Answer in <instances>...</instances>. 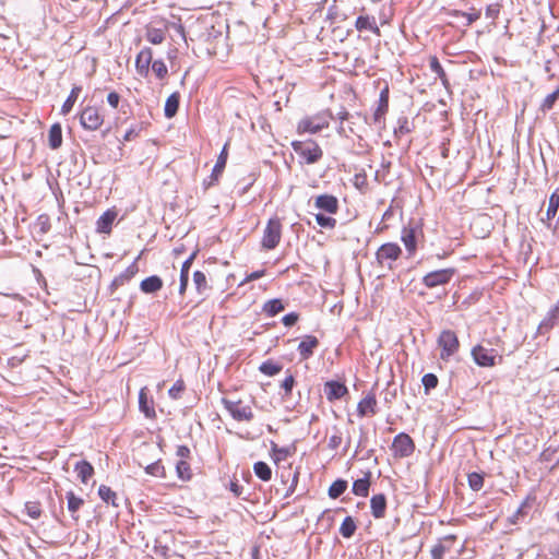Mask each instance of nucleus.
<instances>
[{
  "mask_svg": "<svg viewBox=\"0 0 559 559\" xmlns=\"http://www.w3.org/2000/svg\"><path fill=\"white\" fill-rule=\"evenodd\" d=\"M413 130V123L408 120L407 117L403 116L397 119V127L395 129V134H408Z\"/></svg>",
  "mask_w": 559,
  "mask_h": 559,
  "instance_id": "obj_44",
  "label": "nucleus"
},
{
  "mask_svg": "<svg viewBox=\"0 0 559 559\" xmlns=\"http://www.w3.org/2000/svg\"><path fill=\"white\" fill-rule=\"evenodd\" d=\"M193 282H194L198 293H200V294L203 293L207 288L206 276L201 271H195L193 273Z\"/></svg>",
  "mask_w": 559,
  "mask_h": 559,
  "instance_id": "obj_46",
  "label": "nucleus"
},
{
  "mask_svg": "<svg viewBox=\"0 0 559 559\" xmlns=\"http://www.w3.org/2000/svg\"><path fill=\"white\" fill-rule=\"evenodd\" d=\"M145 38L153 45H159L165 40V32L159 28L148 27L146 29Z\"/></svg>",
  "mask_w": 559,
  "mask_h": 559,
  "instance_id": "obj_37",
  "label": "nucleus"
},
{
  "mask_svg": "<svg viewBox=\"0 0 559 559\" xmlns=\"http://www.w3.org/2000/svg\"><path fill=\"white\" fill-rule=\"evenodd\" d=\"M426 391L435 389L438 385V378L433 373H426L421 379Z\"/></svg>",
  "mask_w": 559,
  "mask_h": 559,
  "instance_id": "obj_52",
  "label": "nucleus"
},
{
  "mask_svg": "<svg viewBox=\"0 0 559 559\" xmlns=\"http://www.w3.org/2000/svg\"><path fill=\"white\" fill-rule=\"evenodd\" d=\"M324 392L329 401L340 400L348 390L344 383L337 381H328L324 385Z\"/></svg>",
  "mask_w": 559,
  "mask_h": 559,
  "instance_id": "obj_16",
  "label": "nucleus"
},
{
  "mask_svg": "<svg viewBox=\"0 0 559 559\" xmlns=\"http://www.w3.org/2000/svg\"><path fill=\"white\" fill-rule=\"evenodd\" d=\"M455 540V536L449 535L445 536L441 542L435 545L431 549V558L432 559H443L444 554L450 551L453 543Z\"/></svg>",
  "mask_w": 559,
  "mask_h": 559,
  "instance_id": "obj_20",
  "label": "nucleus"
},
{
  "mask_svg": "<svg viewBox=\"0 0 559 559\" xmlns=\"http://www.w3.org/2000/svg\"><path fill=\"white\" fill-rule=\"evenodd\" d=\"M347 489V481L344 479L335 480L329 488V496L332 499H336L342 496Z\"/></svg>",
  "mask_w": 559,
  "mask_h": 559,
  "instance_id": "obj_39",
  "label": "nucleus"
},
{
  "mask_svg": "<svg viewBox=\"0 0 559 559\" xmlns=\"http://www.w3.org/2000/svg\"><path fill=\"white\" fill-rule=\"evenodd\" d=\"M98 495L100 497V499L103 501H105L106 503H111L112 506H116L117 507V503H116V492L111 490L110 487L106 486V485H100L99 488H98Z\"/></svg>",
  "mask_w": 559,
  "mask_h": 559,
  "instance_id": "obj_41",
  "label": "nucleus"
},
{
  "mask_svg": "<svg viewBox=\"0 0 559 559\" xmlns=\"http://www.w3.org/2000/svg\"><path fill=\"white\" fill-rule=\"evenodd\" d=\"M25 510L28 516L32 519H38L41 513L40 506L37 502H27L25 504Z\"/></svg>",
  "mask_w": 559,
  "mask_h": 559,
  "instance_id": "obj_53",
  "label": "nucleus"
},
{
  "mask_svg": "<svg viewBox=\"0 0 559 559\" xmlns=\"http://www.w3.org/2000/svg\"><path fill=\"white\" fill-rule=\"evenodd\" d=\"M438 345L441 348L440 358L442 360H448L459 350L460 342L455 332L444 330L438 337Z\"/></svg>",
  "mask_w": 559,
  "mask_h": 559,
  "instance_id": "obj_5",
  "label": "nucleus"
},
{
  "mask_svg": "<svg viewBox=\"0 0 559 559\" xmlns=\"http://www.w3.org/2000/svg\"><path fill=\"white\" fill-rule=\"evenodd\" d=\"M342 443V437L340 435H333L329 439V448L332 450L337 449Z\"/></svg>",
  "mask_w": 559,
  "mask_h": 559,
  "instance_id": "obj_60",
  "label": "nucleus"
},
{
  "mask_svg": "<svg viewBox=\"0 0 559 559\" xmlns=\"http://www.w3.org/2000/svg\"><path fill=\"white\" fill-rule=\"evenodd\" d=\"M139 407L140 411L145 415L147 418H155L156 412L154 408L153 400L148 399L147 395V389L142 388L139 393Z\"/></svg>",
  "mask_w": 559,
  "mask_h": 559,
  "instance_id": "obj_17",
  "label": "nucleus"
},
{
  "mask_svg": "<svg viewBox=\"0 0 559 559\" xmlns=\"http://www.w3.org/2000/svg\"><path fill=\"white\" fill-rule=\"evenodd\" d=\"M139 269H138V264H136V260L131 264L129 265L126 271L123 273H121L119 275V277L116 280V282H120L121 284H123L124 282H128L130 281L136 273H138Z\"/></svg>",
  "mask_w": 559,
  "mask_h": 559,
  "instance_id": "obj_48",
  "label": "nucleus"
},
{
  "mask_svg": "<svg viewBox=\"0 0 559 559\" xmlns=\"http://www.w3.org/2000/svg\"><path fill=\"white\" fill-rule=\"evenodd\" d=\"M295 385V378L293 374H288L282 382L281 386L285 391V395H289Z\"/></svg>",
  "mask_w": 559,
  "mask_h": 559,
  "instance_id": "obj_56",
  "label": "nucleus"
},
{
  "mask_svg": "<svg viewBox=\"0 0 559 559\" xmlns=\"http://www.w3.org/2000/svg\"><path fill=\"white\" fill-rule=\"evenodd\" d=\"M370 472L364 478L356 479L353 484V493L359 497H367L370 487Z\"/></svg>",
  "mask_w": 559,
  "mask_h": 559,
  "instance_id": "obj_30",
  "label": "nucleus"
},
{
  "mask_svg": "<svg viewBox=\"0 0 559 559\" xmlns=\"http://www.w3.org/2000/svg\"><path fill=\"white\" fill-rule=\"evenodd\" d=\"M222 404L228 411L230 416L237 421H250L253 419V412L250 405L241 400L222 399Z\"/></svg>",
  "mask_w": 559,
  "mask_h": 559,
  "instance_id": "obj_3",
  "label": "nucleus"
},
{
  "mask_svg": "<svg viewBox=\"0 0 559 559\" xmlns=\"http://www.w3.org/2000/svg\"><path fill=\"white\" fill-rule=\"evenodd\" d=\"M281 366L272 361H265L260 366V371L266 376H275L281 371Z\"/></svg>",
  "mask_w": 559,
  "mask_h": 559,
  "instance_id": "obj_50",
  "label": "nucleus"
},
{
  "mask_svg": "<svg viewBox=\"0 0 559 559\" xmlns=\"http://www.w3.org/2000/svg\"><path fill=\"white\" fill-rule=\"evenodd\" d=\"M163 281L157 275H152L143 280L140 284V288L145 294H153L162 289Z\"/></svg>",
  "mask_w": 559,
  "mask_h": 559,
  "instance_id": "obj_25",
  "label": "nucleus"
},
{
  "mask_svg": "<svg viewBox=\"0 0 559 559\" xmlns=\"http://www.w3.org/2000/svg\"><path fill=\"white\" fill-rule=\"evenodd\" d=\"M371 514L376 519H382L385 515L386 498L383 493L374 495L370 500Z\"/></svg>",
  "mask_w": 559,
  "mask_h": 559,
  "instance_id": "obj_21",
  "label": "nucleus"
},
{
  "mask_svg": "<svg viewBox=\"0 0 559 559\" xmlns=\"http://www.w3.org/2000/svg\"><path fill=\"white\" fill-rule=\"evenodd\" d=\"M330 119H334L330 111H322L311 117H306L298 122V133H318L330 124Z\"/></svg>",
  "mask_w": 559,
  "mask_h": 559,
  "instance_id": "obj_1",
  "label": "nucleus"
},
{
  "mask_svg": "<svg viewBox=\"0 0 559 559\" xmlns=\"http://www.w3.org/2000/svg\"><path fill=\"white\" fill-rule=\"evenodd\" d=\"M68 501V510L72 513L74 520H78L79 516L75 513L83 506L84 501L82 498L76 497L73 491H68L66 495Z\"/></svg>",
  "mask_w": 559,
  "mask_h": 559,
  "instance_id": "obj_33",
  "label": "nucleus"
},
{
  "mask_svg": "<svg viewBox=\"0 0 559 559\" xmlns=\"http://www.w3.org/2000/svg\"><path fill=\"white\" fill-rule=\"evenodd\" d=\"M499 14V7L497 4L489 5L486 10V16L496 19Z\"/></svg>",
  "mask_w": 559,
  "mask_h": 559,
  "instance_id": "obj_62",
  "label": "nucleus"
},
{
  "mask_svg": "<svg viewBox=\"0 0 559 559\" xmlns=\"http://www.w3.org/2000/svg\"><path fill=\"white\" fill-rule=\"evenodd\" d=\"M36 225L39 227L40 233L46 234L50 229L49 217L47 215H40L37 218Z\"/></svg>",
  "mask_w": 559,
  "mask_h": 559,
  "instance_id": "obj_57",
  "label": "nucleus"
},
{
  "mask_svg": "<svg viewBox=\"0 0 559 559\" xmlns=\"http://www.w3.org/2000/svg\"><path fill=\"white\" fill-rule=\"evenodd\" d=\"M474 361L480 367H492L496 365L495 349L477 345L472 349Z\"/></svg>",
  "mask_w": 559,
  "mask_h": 559,
  "instance_id": "obj_10",
  "label": "nucleus"
},
{
  "mask_svg": "<svg viewBox=\"0 0 559 559\" xmlns=\"http://www.w3.org/2000/svg\"><path fill=\"white\" fill-rule=\"evenodd\" d=\"M153 51L151 48H143L136 56L135 68L139 74L146 75L152 62Z\"/></svg>",
  "mask_w": 559,
  "mask_h": 559,
  "instance_id": "obj_13",
  "label": "nucleus"
},
{
  "mask_svg": "<svg viewBox=\"0 0 559 559\" xmlns=\"http://www.w3.org/2000/svg\"><path fill=\"white\" fill-rule=\"evenodd\" d=\"M299 319L298 313L290 312L283 317L282 322L285 326H293Z\"/></svg>",
  "mask_w": 559,
  "mask_h": 559,
  "instance_id": "obj_58",
  "label": "nucleus"
},
{
  "mask_svg": "<svg viewBox=\"0 0 559 559\" xmlns=\"http://www.w3.org/2000/svg\"><path fill=\"white\" fill-rule=\"evenodd\" d=\"M117 217L115 210H107L96 222V230L102 234H109Z\"/></svg>",
  "mask_w": 559,
  "mask_h": 559,
  "instance_id": "obj_19",
  "label": "nucleus"
},
{
  "mask_svg": "<svg viewBox=\"0 0 559 559\" xmlns=\"http://www.w3.org/2000/svg\"><path fill=\"white\" fill-rule=\"evenodd\" d=\"M177 456L180 457V460H185L186 457H188L190 455V449L186 445H179L177 448Z\"/></svg>",
  "mask_w": 559,
  "mask_h": 559,
  "instance_id": "obj_63",
  "label": "nucleus"
},
{
  "mask_svg": "<svg viewBox=\"0 0 559 559\" xmlns=\"http://www.w3.org/2000/svg\"><path fill=\"white\" fill-rule=\"evenodd\" d=\"M152 71L159 80L165 79L168 73L167 67L163 60L153 61Z\"/></svg>",
  "mask_w": 559,
  "mask_h": 559,
  "instance_id": "obj_49",
  "label": "nucleus"
},
{
  "mask_svg": "<svg viewBox=\"0 0 559 559\" xmlns=\"http://www.w3.org/2000/svg\"><path fill=\"white\" fill-rule=\"evenodd\" d=\"M81 91H82L81 86L72 87L70 95L68 96V98L66 99V102L63 103V105L61 107L62 115H68L72 110Z\"/></svg>",
  "mask_w": 559,
  "mask_h": 559,
  "instance_id": "obj_35",
  "label": "nucleus"
},
{
  "mask_svg": "<svg viewBox=\"0 0 559 559\" xmlns=\"http://www.w3.org/2000/svg\"><path fill=\"white\" fill-rule=\"evenodd\" d=\"M559 98V86L557 87L556 91H554L552 93H550L549 95H547L543 103L540 104V110L543 112H547L549 110L552 109L555 103L558 100Z\"/></svg>",
  "mask_w": 559,
  "mask_h": 559,
  "instance_id": "obj_42",
  "label": "nucleus"
},
{
  "mask_svg": "<svg viewBox=\"0 0 559 559\" xmlns=\"http://www.w3.org/2000/svg\"><path fill=\"white\" fill-rule=\"evenodd\" d=\"M292 146L296 154L307 164H314L322 158L323 152L321 147L312 140L294 141Z\"/></svg>",
  "mask_w": 559,
  "mask_h": 559,
  "instance_id": "obj_2",
  "label": "nucleus"
},
{
  "mask_svg": "<svg viewBox=\"0 0 559 559\" xmlns=\"http://www.w3.org/2000/svg\"><path fill=\"white\" fill-rule=\"evenodd\" d=\"M319 341L313 335H306L298 345V352L302 359H308L313 355V350L318 347Z\"/></svg>",
  "mask_w": 559,
  "mask_h": 559,
  "instance_id": "obj_18",
  "label": "nucleus"
},
{
  "mask_svg": "<svg viewBox=\"0 0 559 559\" xmlns=\"http://www.w3.org/2000/svg\"><path fill=\"white\" fill-rule=\"evenodd\" d=\"M316 222L320 227L325 229H334L336 226V219L330 215L326 216L323 213L316 214Z\"/></svg>",
  "mask_w": 559,
  "mask_h": 559,
  "instance_id": "obj_43",
  "label": "nucleus"
},
{
  "mask_svg": "<svg viewBox=\"0 0 559 559\" xmlns=\"http://www.w3.org/2000/svg\"><path fill=\"white\" fill-rule=\"evenodd\" d=\"M377 397L373 392L368 393L357 405L359 417L372 416L377 413Z\"/></svg>",
  "mask_w": 559,
  "mask_h": 559,
  "instance_id": "obj_12",
  "label": "nucleus"
},
{
  "mask_svg": "<svg viewBox=\"0 0 559 559\" xmlns=\"http://www.w3.org/2000/svg\"><path fill=\"white\" fill-rule=\"evenodd\" d=\"M229 489L236 497H239L243 490L242 486H240L237 481H230Z\"/></svg>",
  "mask_w": 559,
  "mask_h": 559,
  "instance_id": "obj_64",
  "label": "nucleus"
},
{
  "mask_svg": "<svg viewBox=\"0 0 559 559\" xmlns=\"http://www.w3.org/2000/svg\"><path fill=\"white\" fill-rule=\"evenodd\" d=\"M401 254L402 249L397 243L388 242L377 250L376 258L380 264L389 262V266H391V262L396 261Z\"/></svg>",
  "mask_w": 559,
  "mask_h": 559,
  "instance_id": "obj_9",
  "label": "nucleus"
},
{
  "mask_svg": "<svg viewBox=\"0 0 559 559\" xmlns=\"http://www.w3.org/2000/svg\"><path fill=\"white\" fill-rule=\"evenodd\" d=\"M107 102L112 108H117L120 102V95L116 92H110L107 96Z\"/></svg>",
  "mask_w": 559,
  "mask_h": 559,
  "instance_id": "obj_59",
  "label": "nucleus"
},
{
  "mask_svg": "<svg viewBox=\"0 0 559 559\" xmlns=\"http://www.w3.org/2000/svg\"><path fill=\"white\" fill-rule=\"evenodd\" d=\"M145 472L152 476L165 477V467L160 462H155L146 466Z\"/></svg>",
  "mask_w": 559,
  "mask_h": 559,
  "instance_id": "obj_51",
  "label": "nucleus"
},
{
  "mask_svg": "<svg viewBox=\"0 0 559 559\" xmlns=\"http://www.w3.org/2000/svg\"><path fill=\"white\" fill-rule=\"evenodd\" d=\"M176 472L181 480H189L192 476L190 464L185 460H179L176 464Z\"/></svg>",
  "mask_w": 559,
  "mask_h": 559,
  "instance_id": "obj_40",
  "label": "nucleus"
},
{
  "mask_svg": "<svg viewBox=\"0 0 559 559\" xmlns=\"http://www.w3.org/2000/svg\"><path fill=\"white\" fill-rule=\"evenodd\" d=\"M357 526L352 516H346L341 524L340 533L345 538H350L356 531Z\"/></svg>",
  "mask_w": 559,
  "mask_h": 559,
  "instance_id": "obj_38",
  "label": "nucleus"
},
{
  "mask_svg": "<svg viewBox=\"0 0 559 559\" xmlns=\"http://www.w3.org/2000/svg\"><path fill=\"white\" fill-rule=\"evenodd\" d=\"M272 451L275 455V461L286 460L292 454L288 448H278L275 443H273Z\"/></svg>",
  "mask_w": 559,
  "mask_h": 559,
  "instance_id": "obj_54",
  "label": "nucleus"
},
{
  "mask_svg": "<svg viewBox=\"0 0 559 559\" xmlns=\"http://www.w3.org/2000/svg\"><path fill=\"white\" fill-rule=\"evenodd\" d=\"M557 323H559V300L548 311L545 319L540 322L538 326V332L540 334L546 333L550 331Z\"/></svg>",
  "mask_w": 559,
  "mask_h": 559,
  "instance_id": "obj_15",
  "label": "nucleus"
},
{
  "mask_svg": "<svg viewBox=\"0 0 559 559\" xmlns=\"http://www.w3.org/2000/svg\"><path fill=\"white\" fill-rule=\"evenodd\" d=\"M463 16L466 17L467 24L471 25L472 23H474L475 21H477L480 17V12L473 11V12H468V13H463Z\"/></svg>",
  "mask_w": 559,
  "mask_h": 559,
  "instance_id": "obj_61",
  "label": "nucleus"
},
{
  "mask_svg": "<svg viewBox=\"0 0 559 559\" xmlns=\"http://www.w3.org/2000/svg\"><path fill=\"white\" fill-rule=\"evenodd\" d=\"M197 257V251L192 252L190 257L182 263L181 271H180V286H179V294L183 295L187 290L188 283H189V271L190 267Z\"/></svg>",
  "mask_w": 559,
  "mask_h": 559,
  "instance_id": "obj_23",
  "label": "nucleus"
},
{
  "mask_svg": "<svg viewBox=\"0 0 559 559\" xmlns=\"http://www.w3.org/2000/svg\"><path fill=\"white\" fill-rule=\"evenodd\" d=\"M559 211V193L558 191H555L551 193L548 200V206L546 210V218H543L542 221L546 223L548 228H551V221L557 216Z\"/></svg>",
  "mask_w": 559,
  "mask_h": 559,
  "instance_id": "obj_22",
  "label": "nucleus"
},
{
  "mask_svg": "<svg viewBox=\"0 0 559 559\" xmlns=\"http://www.w3.org/2000/svg\"><path fill=\"white\" fill-rule=\"evenodd\" d=\"M402 241L409 255H413L417 249L416 229L413 227H404L402 230Z\"/></svg>",
  "mask_w": 559,
  "mask_h": 559,
  "instance_id": "obj_24",
  "label": "nucleus"
},
{
  "mask_svg": "<svg viewBox=\"0 0 559 559\" xmlns=\"http://www.w3.org/2000/svg\"><path fill=\"white\" fill-rule=\"evenodd\" d=\"M180 95L179 93H173L168 96L165 103L164 112L167 118L176 116L179 108Z\"/></svg>",
  "mask_w": 559,
  "mask_h": 559,
  "instance_id": "obj_32",
  "label": "nucleus"
},
{
  "mask_svg": "<svg viewBox=\"0 0 559 559\" xmlns=\"http://www.w3.org/2000/svg\"><path fill=\"white\" fill-rule=\"evenodd\" d=\"M185 390V383L182 380L176 381V383L169 389L168 394L171 399H179L182 391Z\"/></svg>",
  "mask_w": 559,
  "mask_h": 559,
  "instance_id": "obj_55",
  "label": "nucleus"
},
{
  "mask_svg": "<svg viewBox=\"0 0 559 559\" xmlns=\"http://www.w3.org/2000/svg\"><path fill=\"white\" fill-rule=\"evenodd\" d=\"M355 27L359 32L369 31L376 34L377 36H380V28L377 24L376 17L372 15H359L356 19Z\"/></svg>",
  "mask_w": 559,
  "mask_h": 559,
  "instance_id": "obj_14",
  "label": "nucleus"
},
{
  "mask_svg": "<svg viewBox=\"0 0 559 559\" xmlns=\"http://www.w3.org/2000/svg\"><path fill=\"white\" fill-rule=\"evenodd\" d=\"M80 123L85 130L96 131L104 123V116L97 107L87 106L80 116Z\"/></svg>",
  "mask_w": 559,
  "mask_h": 559,
  "instance_id": "obj_6",
  "label": "nucleus"
},
{
  "mask_svg": "<svg viewBox=\"0 0 559 559\" xmlns=\"http://www.w3.org/2000/svg\"><path fill=\"white\" fill-rule=\"evenodd\" d=\"M285 309L281 299H271L263 305V312L267 317H274Z\"/></svg>",
  "mask_w": 559,
  "mask_h": 559,
  "instance_id": "obj_34",
  "label": "nucleus"
},
{
  "mask_svg": "<svg viewBox=\"0 0 559 559\" xmlns=\"http://www.w3.org/2000/svg\"><path fill=\"white\" fill-rule=\"evenodd\" d=\"M391 449L395 457H408L415 451V443L407 433L401 432L393 439Z\"/></svg>",
  "mask_w": 559,
  "mask_h": 559,
  "instance_id": "obj_7",
  "label": "nucleus"
},
{
  "mask_svg": "<svg viewBox=\"0 0 559 559\" xmlns=\"http://www.w3.org/2000/svg\"><path fill=\"white\" fill-rule=\"evenodd\" d=\"M48 143L50 148L57 150L62 144V129L59 123H55L50 127L48 133Z\"/></svg>",
  "mask_w": 559,
  "mask_h": 559,
  "instance_id": "obj_31",
  "label": "nucleus"
},
{
  "mask_svg": "<svg viewBox=\"0 0 559 559\" xmlns=\"http://www.w3.org/2000/svg\"><path fill=\"white\" fill-rule=\"evenodd\" d=\"M314 207L321 212L334 215L340 210V203L336 197L325 193L314 198Z\"/></svg>",
  "mask_w": 559,
  "mask_h": 559,
  "instance_id": "obj_11",
  "label": "nucleus"
},
{
  "mask_svg": "<svg viewBox=\"0 0 559 559\" xmlns=\"http://www.w3.org/2000/svg\"><path fill=\"white\" fill-rule=\"evenodd\" d=\"M255 475L263 481H269L272 478V471L270 466L264 462H257L253 465Z\"/></svg>",
  "mask_w": 559,
  "mask_h": 559,
  "instance_id": "obj_36",
  "label": "nucleus"
},
{
  "mask_svg": "<svg viewBox=\"0 0 559 559\" xmlns=\"http://www.w3.org/2000/svg\"><path fill=\"white\" fill-rule=\"evenodd\" d=\"M468 485L474 491H478L484 486V476L479 473L468 474Z\"/></svg>",
  "mask_w": 559,
  "mask_h": 559,
  "instance_id": "obj_47",
  "label": "nucleus"
},
{
  "mask_svg": "<svg viewBox=\"0 0 559 559\" xmlns=\"http://www.w3.org/2000/svg\"><path fill=\"white\" fill-rule=\"evenodd\" d=\"M153 552L159 559H169L170 557V548L166 545H162L159 539L155 540Z\"/></svg>",
  "mask_w": 559,
  "mask_h": 559,
  "instance_id": "obj_45",
  "label": "nucleus"
},
{
  "mask_svg": "<svg viewBox=\"0 0 559 559\" xmlns=\"http://www.w3.org/2000/svg\"><path fill=\"white\" fill-rule=\"evenodd\" d=\"M227 145H228L227 143L224 145L221 154L217 157L216 164H215V166L212 170V175H211L212 181H217L218 177L222 175V173L225 169L227 156H228Z\"/></svg>",
  "mask_w": 559,
  "mask_h": 559,
  "instance_id": "obj_29",
  "label": "nucleus"
},
{
  "mask_svg": "<svg viewBox=\"0 0 559 559\" xmlns=\"http://www.w3.org/2000/svg\"><path fill=\"white\" fill-rule=\"evenodd\" d=\"M282 238V223L278 217L270 218L264 231L261 245L266 250H272L277 247Z\"/></svg>",
  "mask_w": 559,
  "mask_h": 559,
  "instance_id": "obj_4",
  "label": "nucleus"
},
{
  "mask_svg": "<svg viewBox=\"0 0 559 559\" xmlns=\"http://www.w3.org/2000/svg\"><path fill=\"white\" fill-rule=\"evenodd\" d=\"M388 108H389V90H388V87H385L380 93L379 105L373 114V121L376 123L379 122L383 118V116L388 111Z\"/></svg>",
  "mask_w": 559,
  "mask_h": 559,
  "instance_id": "obj_27",
  "label": "nucleus"
},
{
  "mask_svg": "<svg viewBox=\"0 0 559 559\" xmlns=\"http://www.w3.org/2000/svg\"><path fill=\"white\" fill-rule=\"evenodd\" d=\"M454 269L432 271L423 277V283L428 288H435L448 284L454 276Z\"/></svg>",
  "mask_w": 559,
  "mask_h": 559,
  "instance_id": "obj_8",
  "label": "nucleus"
},
{
  "mask_svg": "<svg viewBox=\"0 0 559 559\" xmlns=\"http://www.w3.org/2000/svg\"><path fill=\"white\" fill-rule=\"evenodd\" d=\"M74 471L83 484H86L87 480L94 475V467L87 461L78 462L74 466Z\"/></svg>",
  "mask_w": 559,
  "mask_h": 559,
  "instance_id": "obj_28",
  "label": "nucleus"
},
{
  "mask_svg": "<svg viewBox=\"0 0 559 559\" xmlns=\"http://www.w3.org/2000/svg\"><path fill=\"white\" fill-rule=\"evenodd\" d=\"M429 68L440 79L442 85L448 90L450 87L448 75L436 56L429 57Z\"/></svg>",
  "mask_w": 559,
  "mask_h": 559,
  "instance_id": "obj_26",
  "label": "nucleus"
}]
</instances>
